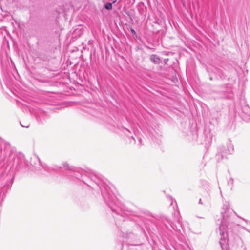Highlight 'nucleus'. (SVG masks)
I'll return each instance as SVG.
<instances>
[{
    "mask_svg": "<svg viewBox=\"0 0 250 250\" xmlns=\"http://www.w3.org/2000/svg\"><path fill=\"white\" fill-rule=\"evenodd\" d=\"M86 175L89 177L100 188L104 199L114 213L113 217L116 222L119 223L124 221L126 217V213L115 203L114 197L109 194L107 188L104 187L102 188L100 186L97 175L91 170L86 172Z\"/></svg>",
    "mask_w": 250,
    "mask_h": 250,
    "instance_id": "f03ea898",
    "label": "nucleus"
},
{
    "mask_svg": "<svg viewBox=\"0 0 250 250\" xmlns=\"http://www.w3.org/2000/svg\"><path fill=\"white\" fill-rule=\"evenodd\" d=\"M63 168H65L66 170L73 171L74 170V168L71 167L69 166L68 164L66 162H64L62 164Z\"/></svg>",
    "mask_w": 250,
    "mask_h": 250,
    "instance_id": "0eeeda50",
    "label": "nucleus"
},
{
    "mask_svg": "<svg viewBox=\"0 0 250 250\" xmlns=\"http://www.w3.org/2000/svg\"><path fill=\"white\" fill-rule=\"evenodd\" d=\"M139 141H140V142H141V139H139Z\"/></svg>",
    "mask_w": 250,
    "mask_h": 250,
    "instance_id": "f3484780",
    "label": "nucleus"
},
{
    "mask_svg": "<svg viewBox=\"0 0 250 250\" xmlns=\"http://www.w3.org/2000/svg\"><path fill=\"white\" fill-rule=\"evenodd\" d=\"M230 182H231V184H233V180H231V181H230Z\"/></svg>",
    "mask_w": 250,
    "mask_h": 250,
    "instance_id": "4468645a",
    "label": "nucleus"
},
{
    "mask_svg": "<svg viewBox=\"0 0 250 250\" xmlns=\"http://www.w3.org/2000/svg\"><path fill=\"white\" fill-rule=\"evenodd\" d=\"M150 60L155 63H159L160 59L157 55H152L150 56Z\"/></svg>",
    "mask_w": 250,
    "mask_h": 250,
    "instance_id": "423d86ee",
    "label": "nucleus"
},
{
    "mask_svg": "<svg viewBox=\"0 0 250 250\" xmlns=\"http://www.w3.org/2000/svg\"><path fill=\"white\" fill-rule=\"evenodd\" d=\"M16 168H21L23 167V165L24 163V160L23 158H16Z\"/></svg>",
    "mask_w": 250,
    "mask_h": 250,
    "instance_id": "39448f33",
    "label": "nucleus"
},
{
    "mask_svg": "<svg viewBox=\"0 0 250 250\" xmlns=\"http://www.w3.org/2000/svg\"><path fill=\"white\" fill-rule=\"evenodd\" d=\"M75 173L74 175H73L74 177L77 179H79L80 177H82V174L79 173V172H75V170H73Z\"/></svg>",
    "mask_w": 250,
    "mask_h": 250,
    "instance_id": "1a4fd4ad",
    "label": "nucleus"
},
{
    "mask_svg": "<svg viewBox=\"0 0 250 250\" xmlns=\"http://www.w3.org/2000/svg\"><path fill=\"white\" fill-rule=\"evenodd\" d=\"M248 231V232H249V233H250V231L249 230H247Z\"/></svg>",
    "mask_w": 250,
    "mask_h": 250,
    "instance_id": "dca6fc26",
    "label": "nucleus"
},
{
    "mask_svg": "<svg viewBox=\"0 0 250 250\" xmlns=\"http://www.w3.org/2000/svg\"><path fill=\"white\" fill-rule=\"evenodd\" d=\"M242 111L246 114V116H244L243 117L245 118V120L246 121L250 120V114L249 113L250 108H249V106L247 105L245 106L243 108Z\"/></svg>",
    "mask_w": 250,
    "mask_h": 250,
    "instance_id": "20e7f679",
    "label": "nucleus"
},
{
    "mask_svg": "<svg viewBox=\"0 0 250 250\" xmlns=\"http://www.w3.org/2000/svg\"><path fill=\"white\" fill-rule=\"evenodd\" d=\"M105 8L107 10H111L112 8V4L111 3H107L105 5Z\"/></svg>",
    "mask_w": 250,
    "mask_h": 250,
    "instance_id": "6e6552de",
    "label": "nucleus"
},
{
    "mask_svg": "<svg viewBox=\"0 0 250 250\" xmlns=\"http://www.w3.org/2000/svg\"><path fill=\"white\" fill-rule=\"evenodd\" d=\"M199 204H203V203H202V200H201V199H200L199 200Z\"/></svg>",
    "mask_w": 250,
    "mask_h": 250,
    "instance_id": "f8f14e48",
    "label": "nucleus"
},
{
    "mask_svg": "<svg viewBox=\"0 0 250 250\" xmlns=\"http://www.w3.org/2000/svg\"><path fill=\"white\" fill-rule=\"evenodd\" d=\"M131 138H132L134 140H135V139H134V138L133 137H132Z\"/></svg>",
    "mask_w": 250,
    "mask_h": 250,
    "instance_id": "2eb2a0df",
    "label": "nucleus"
},
{
    "mask_svg": "<svg viewBox=\"0 0 250 250\" xmlns=\"http://www.w3.org/2000/svg\"><path fill=\"white\" fill-rule=\"evenodd\" d=\"M38 159L39 160V162H40V159H39V158L38 157ZM41 166H42V163H41Z\"/></svg>",
    "mask_w": 250,
    "mask_h": 250,
    "instance_id": "ddd939ff",
    "label": "nucleus"
},
{
    "mask_svg": "<svg viewBox=\"0 0 250 250\" xmlns=\"http://www.w3.org/2000/svg\"><path fill=\"white\" fill-rule=\"evenodd\" d=\"M131 33H132V34H133V35H135V34H136V32H135V31L134 29H131Z\"/></svg>",
    "mask_w": 250,
    "mask_h": 250,
    "instance_id": "9b49d317",
    "label": "nucleus"
},
{
    "mask_svg": "<svg viewBox=\"0 0 250 250\" xmlns=\"http://www.w3.org/2000/svg\"><path fill=\"white\" fill-rule=\"evenodd\" d=\"M227 148L223 146L220 150V152L217 154V157L219 159L220 157L221 160L226 158L227 155L231 154L234 151V146L230 140H229L227 143Z\"/></svg>",
    "mask_w": 250,
    "mask_h": 250,
    "instance_id": "7ed1b4c3",
    "label": "nucleus"
},
{
    "mask_svg": "<svg viewBox=\"0 0 250 250\" xmlns=\"http://www.w3.org/2000/svg\"><path fill=\"white\" fill-rule=\"evenodd\" d=\"M62 167H53V169L54 170H58V169H60L61 168H62Z\"/></svg>",
    "mask_w": 250,
    "mask_h": 250,
    "instance_id": "9d476101",
    "label": "nucleus"
},
{
    "mask_svg": "<svg viewBox=\"0 0 250 250\" xmlns=\"http://www.w3.org/2000/svg\"><path fill=\"white\" fill-rule=\"evenodd\" d=\"M234 213L233 210L230 208L229 203L224 204L221 213L222 220L218 229H216V233L220 236L219 243L222 250H229L228 231L232 230L234 226Z\"/></svg>",
    "mask_w": 250,
    "mask_h": 250,
    "instance_id": "f257e3e1",
    "label": "nucleus"
}]
</instances>
